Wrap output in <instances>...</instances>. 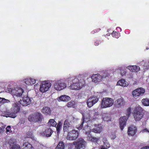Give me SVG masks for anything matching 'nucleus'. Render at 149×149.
Segmentation results:
<instances>
[{
  "mask_svg": "<svg viewBox=\"0 0 149 149\" xmlns=\"http://www.w3.org/2000/svg\"><path fill=\"white\" fill-rule=\"evenodd\" d=\"M25 83L28 85H32L36 83L35 79L31 78H28L25 79Z\"/></svg>",
  "mask_w": 149,
  "mask_h": 149,
  "instance_id": "nucleus-27",
  "label": "nucleus"
},
{
  "mask_svg": "<svg viewBox=\"0 0 149 149\" xmlns=\"http://www.w3.org/2000/svg\"><path fill=\"white\" fill-rule=\"evenodd\" d=\"M15 142V140L13 139H10L9 141L10 149H20L19 145L16 144Z\"/></svg>",
  "mask_w": 149,
  "mask_h": 149,
  "instance_id": "nucleus-19",
  "label": "nucleus"
},
{
  "mask_svg": "<svg viewBox=\"0 0 149 149\" xmlns=\"http://www.w3.org/2000/svg\"><path fill=\"white\" fill-rule=\"evenodd\" d=\"M98 140V138L94 137H92L91 138V140L90 141H92L96 142Z\"/></svg>",
  "mask_w": 149,
  "mask_h": 149,
  "instance_id": "nucleus-43",
  "label": "nucleus"
},
{
  "mask_svg": "<svg viewBox=\"0 0 149 149\" xmlns=\"http://www.w3.org/2000/svg\"><path fill=\"white\" fill-rule=\"evenodd\" d=\"M102 129L100 125H98L97 127L92 130V131L95 133H99L101 131Z\"/></svg>",
  "mask_w": 149,
  "mask_h": 149,
  "instance_id": "nucleus-34",
  "label": "nucleus"
},
{
  "mask_svg": "<svg viewBox=\"0 0 149 149\" xmlns=\"http://www.w3.org/2000/svg\"><path fill=\"white\" fill-rule=\"evenodd\" d=\"M125 101L123 98L121 97L115 101L114 105L116 107L122 108L125 105Z\"/></svg>",
  "mask_w": 149,
  "mask_h": 149,
  "instance_id": "nucleus-14",
  "label": "nucleus"
},
{
  "mask_svg": "<svg viewBox=\"0 0 149 149\" xmlns=\"http://www.w3.org/2000/svg\"><path fill=\"white\" fill-rule=\"evenodd\" d=\"M127 118L125 116H123L120 118V126L121 130H122L123 129L124 127L126 125Z\"/></svg>",
  "mask_w": 149,
  "mask_h": 149,
  "instance_id": "nucleus-17",
  "label": "nucleus"
},
{
  "mask_svg": "<svg viewBox=\"0 0 149 149\" xmlns=\"http://www.w3.org/2000/svg\"><path fill=\"white\" fill-rule=\"evenodd\" d=\"M143 131L144 132L147 131L149 132V131L147 129H145L144 130H143Z\"/></svg>",
  "mask_w": 149,
  "mask_h": 149,
  "instance_id": "nucleus-52",
  "label": "nucleus"
},
{
  "mask_svg": "<svg viewBox=\"0 0 149 149\" xmlns=\"http://www.w3.org/2000/svg\"><path fill=\"white\" fill-rule=\"evenodd\" d=\"M103 119L105 121H110L111 120V118L109 114L106 113H103L102 115Z\"/></svg>",
  "mask_w": 149,
  "mask_h": 149,
  "instance_id": "nucleus-29",
  "label": "nucleus"
},
{
  "mask_svg": "<svg viewBox=\"0 0 149 149\" xmlns=\"http://www.w3.org/2000/svg\"><path fill=\"white\" fill-rule=\"evenodd\" d=\"M92 81L95 83L101 82L102 80L101 75L99 74H93L91 77Z\"/></svg>",
  "mask_w": 149,
  "mask_h": 149,
  "instance_id": "nucleus-15",
  "label": "nucleus"
},
{
  "mask_svg": "<svg viewBox=\"0 0 149 149\" xmlns=\"http://www.w3.org/2000/svg\"><path fill=\"white\" fill-rule=\"evenodd\" d=\"M102 141L104 143V146H102L101 147V149H107L106 147L109 148L110 147L109 144L108 143V141H107V139L104 138L102 139Z\"/></svg>",
  "mask_w": 149,
  "mask_h": 149,
  "instance_id": "nucleus-28",
  "label": "nucleus"
},
{
  "mask_svg": "<svg viewBox=\"0 0 149 149\" xmlns=\"http://www.w3.org/2000/svg\"><path fill=\"white\" fill-rule=\"evenodd\" d=\"M47 124L49 126L54 127L56 126V123L54 120L51 119L49 120Z\"/></svg>",
  "mask_w": 149,
  "mask_h": 149,
  "instance_id": "nucleus-31",
  "label": "nucleus"
},
{
  "mask_svg": "<svg viewBox=\"0 0 149 149\" xmlns=\"http://www.w3.org/2000/svg\"><path fill=\"white\" fill-rule=\"evenodd\" d=\"M70 97L66 95H63L61 96L58 98L59 101H63L67 102L70 100Z\"/></svg>",
  "mask_w": 149,
  "mask_h": 149,
  "instance_id": "nucleus-23",
  "label": "nucleus"
},
{
  "mask_svg": "<svg viewBox=\"0 0 149 149\" xmlns=\"http://www.w3.org/2000/svg\"><path fill=\"white\" fill-rule=\"evenodd\" d=\"M136 130L137 128L134 125H132L128 128V134L132 136H134L135 134Z\"/></svg>",
  "mask_w": 149,
  "mask_h": 149,
  "instance_id": "nucleus-18",
  "label": "nucleus"
},
{
  "mask_svg": "<svg viewBox=\"0 0 149 149\" xmlns=\"http://www.w3.org/2000/svg\"><path fill=\"white\" fill-rule=\"evenodd\" d=\"M31 136V135L30 134L29 135H28L27 137L29 138Z\"/></svg>",
  "mask_w": 149,
  "mask_h": 149,
  "instance_id": "nucleus-53",
  "label": "nucleus"
},
{
  "mask_svg": "<svg viewBox=\"0 0 149 149\" xmlns=\"http://www.w3.org/2000/svg\"><path fill=\"white\" fill-rule=\"evenodd\" d=\"M131 109L130 107H129L128 109L127 110V115L128 116H129L130 114V113L131 112Z\"/></svg>",
  "mask_w": 149,
  "mask_h": 149,
  "instance_id": "nucleus-47",
  "label": "nucleus"
},
{
  "mask_svg": "<svg viewBox=\"0 0 149 149\" xmlns=\"http://www.w3.org/2000/svg\"><path fill=\"white\" fill-rule=\"evenodd\" d=\"M111 72V71L110 70L103 71L102 72V74L101 75L102 80L110 79L111 78L110 74Z\"/></svg>",
  "mask_w": 149,
  "mask_h": 149,
  "instance_id": "nucleus-16",
  "label": "nucleus"
},
{
  "mask_svg": "<svg viewBox=\"0 0 149 149\" xmlns=\"http://www.w3.org/2000/svg\"><path fill=\"white\" fill-rule=\"evenodd\" d=\"M110 137L111 139H115L116 137L115 134L113 133V134H111V135H110Z\"/></svg>",
  "mask_w": 149,
  "mask_h": 149,
  "instance_id": "nucleus-45",
  "label": "nucleus"
},
{
  "mask_svg": "<svg viewBox=\"0 0 149 149\" xmlns=\"http://www.w3.org/2000/svg\"><path fill=\"white\" fill-rule=\"evenodd\" d=\"M143 110L140 107L138 106L135 108L134 111L133 116L136 121H139L143 116Z\"/></svg>",
  "mask_w": 149,
  "mask_h": 149,
  "instance_id": "nucleus-2",
  "label": "nucleus"
},
{
  "mask_svg": "<svg viewBox=\"0 0 149 149\" xmlns=\"http://www.w3.org/2000/svg\"><path fill=\"white\" fill-rule=\"evenodd\" d=\"M66 124L67 125H65V122L64 123L63 126V129L64 131H70V129L73 128V126L71 125L70 121H68Z\"/></svg>",
  "mask_w": 149,
  "mask_h": 149,
  "instance_id": "nucleus-24",
  "label": "nucleus"
},
{
  "mask_svg": "<svg viewBox=\"0 0 149 149\" xmlns=\"http://www.w3.org/2000/svg\"><path fill=\"white\" fill-rule=\"evenodd\" d=\"M130 77H132V76H131Z\"/></svg>",
  "mask_w": 149,
  "mask_h": 149,
  "instance_id": "nucleus-54",
  "label": "nucleus"
},
{
  "mask_svg": "<svg viewBox=\"0 0 149 149\" xmlns=\"http://www.w3.org/2000/svg\"><path fill=\"white\" fill-rule=\"evenodd\" d=\"M73 119L74 117L72 116L68 117L67 118V119L65 121V125H67L66 124L68 122V121H70L71 125H72V124H74V121H73Z\"/></svg>",
  "mask_w": 149,
  "mask_h": 149,
  "instance_id": "nucleus-32",
  "label": "nucleus"
},
{
  "mask_svg": "<svg viewBox=\"0 0 149 149\" xmlns=\"http://www.w3.org/2000/svg\"><path fill=\"white\" fill-rule=\"evenodd\" d=\"M91 132H86V134L87 136V139L88 140L90 141L92 136H91V134H90Z\"/></svg>",
  "mask_w": 149,
  "mask_h": 149,
  "instance_id": "nucleus-39",
  "label": "nucleus"
},
{
  "mask_svg": "<svg viewBox=\"0 0 149 149\" xmlns=\"http://www.w3.org/2000/svg\"><path fill=\"white\" fill-rule=\"evenodd\" d=\"M25 122V120L24 119H22V120H20L19 123L21 124H22L24 123Z\"/></svg>",
  "mask_w": 149,
  "mask_h": 149,
  "instance_id": "nucleus-49",
  "label": "nucleus"
},
{
  "mask_svg": "<svg viewBox=\"0 0 149 149\" xmlns=\"http://www.w3.org/2000/svg\"><path fill=\"white\" fill-rule=\"evenodd\" d=\"M53 132V131L50 128H49L42 132L41 134L43 136L48 137L51 136Z\"/></svg>",
  "mask_w": 149,
  "mask_h": 149,
  "instance_id": "nucleus-20",
  "label": "nucleus"
},
{
  "mask_svg": "<svg viewBox=\"0 0 149 149\" xmlns=\"http://www.w3.org/2000/svg\"><path fill=\"white\" fill-rule=\"evenodd\" d=\"M42 113L45 115H50L51 113V111L50 108L47 107H44L42 110Z\"/></svg>",
  "mask_w": 149,
  "mask_h": 149,
  "instance_id": "nucleus-25",
  "label": "nucleus"
},
{
  "mask_svg": "<svg viewBox=\"0 0 149 149\" xmlns=\"http://www.w3.org/2000/svg\"><path fill=\"white\" fill-rule=\"evenodd\" d=\"M75 103V102L73 101H71L70 102H68L67 106L68 107H73Z\"/></svg>",
  "mask_w": 149,
  "mask_h": 149,
  "instance_id": "nucleus-40",
  "label": "nucleus"
},
{
  "mask_svg": "<svg viewBox=\"0 0 149 149\" xmlns=\"http://www.w3.org/2000/svg\"><path fill=\"white\" fill-rule=\"evenodd\" d=\"M42 114L39 112H35L30 114L28 116L29 120L31 122L36 123L41 121Z\"/></svg>",
  "mask_w": 149,
  "mask_h": 149,
  "instance_id": "nucleus-3",
  "label": "nucleus"
},
{
  "mask_svg": "<svg viewBox=\"0 0 149 149\" xmlns=\"http://www.w3.org/2000/svg\"><path fill=\"white\" fill-rule=\"evenodd\" d=\"M99 44V43L97 42H95V45H98Z\"/></svg>",
  "mask_w": 149,
  "mask_h": 149,
  "instance_id": "nucleus-51",
  "label": "nucleus"
},
{
  "mask_svg": "<svg viewBox=\"0 0 149 149\" xmlns=\"http://www.w3.org/2000/svg\"><path fill=\"white\" fill-rule=\"evenodd\" d=\"M117 85L122 86L126 87L128 86V84L124 79H121L118 81Z\"/></svg>",
  "mask_w": 149,
  "mask_h": 149,
  "instance_id": "nucleus-26",
  "label": "nucleus"
},
{
  "mask_svg": "<svg viewBox=\"0 0 149 149\" xmlns=\"http://www.w3.org/2000/svg\"><path fill=\"white\" fill-rule=\"evenodd\" d=\"M145 67V66H144V69H145V68H144V67Z\"/></svg>",
  "mask_w": 149,
  "mask_h": 149,
  "instance_id": "nucleus-55",
  "label": "nucleus"
},
{
  "mask_svg": "<svg viewBox=\"0 0 149 149\" xmlns=\"http://www.w3.org/2000/svg\"><path fill=\"white\" fill-rule=\"evenodd\" d=\"M127 68L132 72H138L140 70V67L136 65H130Z\"/></svg>",
  "mask_w": 149,
  "mask_h": 149,
  "instance_id": "nucleus-22",
  "label": "nucleus"
},
{
  "mask_svg": "<svg viewBox=\"0 0 149 149\" xmlns=\"http://www.w3.org/2000/svg\"><path fill=\"white\" fill-rule=\"evenodd\" d=\"M114 103L113 100L109 97H105L102 99L101 103V107L103 108L109 107L112 106Z\"/></svg>",
  "mask_w": 149,
  "mask_h": 149,
  "instance_id": "nucleus-5",
  "label": "nucleus"
},
{
  "mask_svg": "<svg viewBox=\"0 0 149 149\" xmlns=\"http://www.w3.org/2000/svg\"><path fill=\"white\" fill-rule=\"evenodd\" d=\"M9 91L12 95H15L18 97H22L23 98L24 96V90L21 88H10Z\"/></svg>",
  "mask_w": 149,
  "mask_h": 149,
  "instance_id": "nucleus-6",
  "label": "nucleus"
},
{
  "mask_svg": "<svg viewBox=\"0 0 149 149\" xmlns=\"http://www.w3.org/2000/svg\"><path fill=\"white\" fill-rule=\"evenodd\" d=\"M141 149H149V146H146L142 147Z\"/></svg>",
  "mask_w": 149,
  "mask_h": 149,
  "instance_id": "nucleus-50",
  "label": "nucleus"
},
{
  "mask_svg": "<svg viewBox=\"0 0 149 149\" xmlns=\"http://www.w3.org/2000/svg\"><path fill=\"white\" fill-rule=\"evenodd\" d=\"M62 125V124L61 122H59L57 124L56 128L58 133L59 132L61 128Z\"/></svg>",
  "mask_w": 149,
  "mask_h": 149,
  "instance_id": "nucleus-37",
  "label": "nucleus"
},
{
  "mask_svg": "<svg viewBox=\"0 0 149 149\" xmlns=\"http://www.w3.org/2000/svg\"><path fill=\"white\" fill-rule=\"evenodd\" d=\"M51 86V84L47 81H44L40 85V91L44 93L48 90Z\"/></svg>",
  "mask_w": 149,
  "mask_h": 149,
  "instance_id": "nucleus-8",
  "label": "nucleus"
},
{
  "mask_svg": "<svg viewBox=\"0 0 149 149\" xmlns=\"http://www.w3.org/2000/svg\"><path fill=\"white\" fill-rule=\"evenodd\" d=\"M22 100H21L19 101V102L23 106H26L29 105L33 101V98H30L28 96L24 97L22 98Z\"/></svg>",
  "mask_w": 149,
  "mask_h": 149,
  "instance_id": "nucleus-9",
  "label": "nucleus"
},
{
  "mask_svg": "<svg viewBox=\"0 0 149 149\" xmlns=\"http://www.w3.org/2000/svg\"><path fill=\"white\" fill-rule=\"evenodd\" d=\"M5 131L4 128L2 127H0V134L3 133Z\"/></svg>",
  "mask_w": 149,
  "mask_h": 149,
  "instance_id": "nucleus-41",
  "label": "nucleus"
},
{
  "mask_svg": "<svg viewBox=\"0 0 149 149\" xmlns=\"http://www.w3.org/2000/svg\"><path fill=\"white\" fill-rule=\"evenodd\" d=\"M120 34L117 32H113L112 33V36L115 38H118L120 36Z\"/></svg>",
  "mask_w": 149,
  "mask_h": 149,
  "instance_id": "nucleus-38",
  "label": "nucleus"
},
{
  "mask_svg": "<svg viewBox=\"0 0 149 149\" xmlns=\"http://www.w3.org/2000/svg\"><path fill=\"white\" fill-rule=\"evenodd\" d=\"M73 144L75 146V147L76 149H80L85 146L86 142L83 139L80 138L77 142H74Z\"/></svg>",
  "mask_w": 149,
  "mask_h": 149,
  "instance_id": "nucleus-10",
  "label": "nucleus"
},
{
  "mask_svg": "<svg viewBox=\"0 0 149 149\" xmlns=\"http://www.w3.org/2000/svg\"><path fill=\"white\" fill-rule=\"evenodd\" d=\"M142 102L145 106H149V99L147 98L143 99L142 100Z\"/></svg>",
  "mask_w": 149,
  "mask_h": 149,
  "instance_id": "nucleus-35",
  "label": "nucleus"
},
{
  "mask_svg": "<svg viewBox=\"0 0 149 149\" xmlns=\"http://www.w3.org/2000/svg\"><path fill=\"white\" fill-rule=\"evenodd\" d=\"M98 98L96 96L91 97L89 98L86 101L87 106L91 107L98 101Z\"/></svg>",
  "mask_w": 149,
  "mask_h": 149,
  "instance_id": "nucleus-11",
  "label": "nucleus"
},
{
  "mask_svg": "<svg viewBox=\"0 0 149 149\" xmlns=\"http://www.w3.org/2000/svg\"><path fill=\"white\" fill-rule=\"evenodd\" d=\"M23 149H34L31 144L28 143H25L23 144Z\"/></svg>",
  "mask_w": 149,
  "mask_h": 149,
  "instance_id": "nucleus-30",
  "label": "nucleus"
},
{
  "mask_svg": "<svg viewBox=\"0 0 149 149\" xmlns=\"http://www.w3.org/2000/svg\"><path fill=\"white\" fill-rule=\"evenodd\" d=\"M120 72L121 75L123 76L125 74L126 71L124 70H120Z\"/></svg>",
  "mask_w": 149,
  "mask_h": 149,
  "instance_id": "nucleus-46",
  "label": "nucleus"
},
{
  "mask_svg": "<svg viewBox=\"0 0 149 149\" xmlns=\"http://www.w3.org/2000/svg\"><path fill=\"white\" fill-rule=\"evenodd\" d=\"M6 132H11V128L9 126H8L6 128Z\"/></svg>",
  "mask_w": 149,
  "mask_h": 149,
  "instance_id": "nucleus-44",
  "label": "nucleus"
},
{
  "mask_svg": "<svg viewBox=\"0 0 149 149\" xmlns=\"http://www.w3.org/2000/svg\"><path fill=\"white\" fill-rule=\"evenodd\" d=\"M10 102V101L4 98L0 97V103L1 104H4L8 103Z\"/></svg>",
  "mask_w": 149,
  "mask_h": 149,
  "instance_id": "nucleus-33",
  "label": "nucleus"
},
{
  "mask_svg": "<svg viewBox=\"0 0 149 149\" xmlns=\"http://www.w3.org/2000/svg\"><path fill=\"white\" fill-rule=\"evenodd\" d=\"M148 63H149V62Z\"/></svg>",
  "mask_w": 149,
  "mask_h": 149,
  "instance_id": "nucleus-56",
  "label": "nucleus"
},
{
  "mask_svg": "<svg viewBox=\"0 0 149 149\" xmlns=\"http://www.w3.org/2000/svg\"><path fill=\"white\" fill-rule=\"evenodd\" d=\"M64 147L63 143L62 142H61L59 143L55 149H64Z\"/></svg>",
  "mask_w": 149,
  "mask_h": 149,
  "instance_id": "nucleus-36",
  "label": "nucleus"
},
{
  "mask_svg": "<svg viewBox=\"0 0 149 149\" xmlns=\"http://www.w3.org/2000/svg\"><path fill=\"white\" fill-rule=\"evenodd\" d=\"M78 136V131L74 129L68 132L66 138L68 140H74L77 139Z\"/></svg>",
  "mask_w": 149,
  "mask_h": 149,
  "instance_id": "nucleus-7",
  "label": "nucleus"
},
{
  "mask_svg": "<svg viewBox=\"0 0 149 149\" xmlns=\"http://www.w3.org/2000/svg\"><path fill=\"white\" fill-rule=\"evenodd\" d=\"M67 79L69 83L72 82V83L68 87L71 90H79L84 86L85 84V81L83 77L78 78L74 77H69Z\"/></svg>",
  "mask_w": 149,
  "mask_h": 149,
  "instance_id": "nucleus-1",
  "label": "nucleus"
},
{
  "mask_svg": "<svg viewBox=\"0 0 149 149\" xmlns=\"http://www.w3.org/2000/svg\"><path fill=\"white\" fill-rule=\"evenodd\" d=\"M79 119L75 118L74 117L73 121H74V124H76L79 120Z\"/></svg>",
  "mask_w": 149,
  "mask_h": 149,
  "instance_id": "nucleus-48",
  "label": "nucleus"
},
{
  "mask_svg": "<svg viewBox=\"0 0 149 149\" xmlns=\"http://www.w3.org/2000/svg\"><path fill=\"white\" fill-rule=\"evenodd\" d=\"M53 86L54 89L56 91H61L66 88L67 84L63 80H60L56 81Z\"/></svg>",
  "mask_w": 149,
  "mask_h": 149,
  "instance_id": "nucleus-4",
  "label": "nucleus"
},
{
  "mask_svg": "<svg viewBox=\"0 0 149 149\" xmlns=\"http://www.w3.org/2000/svg\"><path fill=\"white\" fill-rule=\"evenodd\" d=\"M20 109V106L18 103L15 102L13 104L11 111L14 115L13 117L15 118L16 117V114L19 112Z\"/></svg>",
  "mask_w": 149,
  "mask_h": 149,
  "instance_id": "nucleus-12",
  "label": "nucleus"
},
{
  "mask_svg": "<svg viewBox=\"0 0 149 149\" xmlns=\"http://www.w3.org/2000/svg\"><path fill=\"white\" fill-rule=\"evenodd\" d=\"M145 92V90L142 88H139L134 90L132 93V95L135 97L143 95Z\"/></svg>",
  "mask_w": 149,
  "mask_h": 149,
  "instance_id": "nucleus-13",
  "label": "nucleus"
},
{
  "mask_svg": "<svg viewBox=\"0 0 149 149\" xmlns=\"http://www.w3.org/2000/svg\"><path fill=\"white\" fill-rule=\"evenodd\" d=\"M84 119H83V121H82V123H81V125L79 127H77V128L79 130H80L81 129L83 128V124L84 123Z\"/></svg>",
  "mask_w": 149,
  "mask_h": 149,
  "instance_id": "nucleus-42",
  "label": "nucleus"
},
{
  "mask_svg": "<svg viewBox=\"0 0 149 149\" xmlns=\"http://www.w3.org/2000/svg\"><path fill=\"white\" fill-rule=\"evenodd\" d=\"M1 115L3 116L6 117H10L13 118H15V117H13L14 116V115L11 111L10 112L9 110H6L2 111L1 114Z\"/></svg>",
  "mask_w": 149,
  "mask_h": 149,
  "instance_id": "nucleus-21",
  "label": "nucleus"
}]
</instances>
